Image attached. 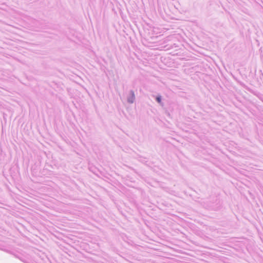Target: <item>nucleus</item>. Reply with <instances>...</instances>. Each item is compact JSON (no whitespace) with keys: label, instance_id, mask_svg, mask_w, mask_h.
Here are the masks:
<instances>
[{"label":"nucleus","instance_id":"2","mask_svg":"<svg viewBox=\"0 0 263 263\" xmlns=\"http://www.w3.org/2000/svg\"><path fill=\"white\" fill-rule=\"evenodd\" d=\"M156 101L159 103L160 104H162V97L160 95H158L156 97Z\"/></svg>","mask_w":263,"mask_h":263},{"label":"nucleus","instance_id":"1","mask_svg":"<svg viewBox=\"0 0 263 263\" xmlns=\"http://www.w3.org/2000/svg\"><path fill=\"white\" fill-rule=\"evenodd\" d=\"M135 95L134 90H130L129 94L127 97V101L128 103L132 104L135 100Z\"/></svg>","mask_w":263,"mask_h":263}]
</instances>
